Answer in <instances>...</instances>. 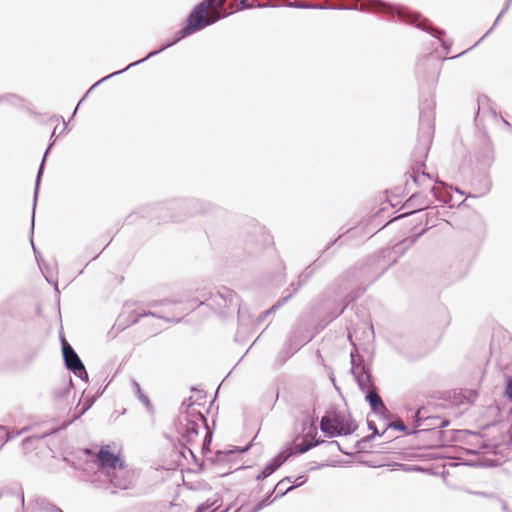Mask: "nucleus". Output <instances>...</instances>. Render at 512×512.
<instances>
[{
    "label": "nucleus",
    "instance_id": "54",
    "mask_svg": "<svg viewBox=\"0 0 512 512\" xmlns=\"http://www.w3.org/2000/svg\"><path fill=\"white\" fill-rule=\"evenodd\" d=\"M501 120L503 121L504 125H506L507 127H510V123L506 119L501 117Z\"/></svg>",
    "mask_w": 512,
    "mask_h": 512
},
{
    "label": "nucleus",
    "instance_id": "6",
    "mask_svg": "<svg viewBox=\"0 0 512 512\" xmlns=\"http://www.w3.org/2000/svg\"><path fill=\"white\" fill-rule=\"evenodd\" d=\"M182 304L181 301H171L168 299L161 300L159 302L155 301L150 304L151 307H156L157 305L165 306L166 310L164 312H158V311H144V312H137L132 313L130 315V324H136L140 321L143 317H156L159 319H163L167 322H180L182 317L180 316L183 314L186 309L179 308V305Z\"/></svg>",
    "mask_w": 512,
    "mask_h": 512
},
{
    "label": "nucleus",
    "instance_id": "19",
    "mask_svg": "<svg viewBox=\"0 0 512 512\" xmlns=\"http://www.w3.org/2000/svg\"><path fill=\"white\" fill-rule=\"evenodd\" d=\"M301 346V344L294 343L292 339H289L286 343L285 349L280 352L279 357H281L280 362L284 363L288 358H290Z\"/></svg>",
    "mask_w": 512,
    "mask_h": 512
},
{
    "label": "nucleus",
    "instance_id": "23",
    "mask_svg": "<svg viewBox=\"0 0 512 512\" xmlns=\"http://www.w3.org/2000/svg\"><path fill=\"white\" fill-rule=\"evenodd\" d=\"M132 385L134 387L135 393L137 395L138 400L143 403L145 406H150L149 398L143 393L139 383L135 380L132 381Z\"/></svg>",
    "mask_w": 512,
    "mask_h": 512
},
{
    "label": "nucleus",
    "instance_id": "55",
    "mask_svg": "<svg viewBox=\"0 0 512 512\" xmlns=\"http://www.w3.org/2000/svg\"><path fill=\"white\" fill-rule=\"evenodd\" d=\"M30 440H31V437H26L25 439H23V441H22L23 445L27 444Z\"/></svg>",
    "mask_w": 512,
    "mask_h": 512
},
{
    "label": "nucleus",
    "instance_id": "44",
    "mask_svg": "<svg viewBox=\"0 0 512 512\" xmlns=\"http://www.w3.org/2000/svg\"><path fill=\"white\" fill-rule=\"evenodd\" d=\"M377 435H374L373 433H371L370 435H367L365 437H363L359 442H358V445H360L361 443H365V442H369L371 440H373Z\"/></svg>",
    "mask_w": 512,
    "mask_h": 512
},
{
    "label": "nucleus",
    "instance_id": "52",
    "mask_svg": "<svg viewBox=\"0 0 512 512\" xmlns=\"http://www.w3.org/2000/svg\"><path fill=\"white\" fill-rule=\"evenodd\" d=\"M386 268H382L381 271L377 272L374 276V278H377L379 277L384 271H385Z\"/></svg>",
    "mask_w": 512,
    "mask_h": 512
},
{
    "label": "nucleus",
    "instance_id": "41",
    "mask_svg": "<svg viewBox=\"0 0 512 512\" xmlns=\"http://www.w3.org/2000/svg\"><path fill=\"white\" fill-rule=\"evenodd\" d=\"M105 77H103L102 79H100L99 81H97L89 90L87 93H85V96H83L81 98V101H84L86 99V96H88V93L94 89L95 87H97L99 84H101L102 82L106 81L108 78L104 79Z\"/></svg>",
    "mask_w": 512,
    "mask_h": 512
},
{
    "label": "nucleus",
    "instance_id": "5",
    "mask_svg": "<svg viewBox=\"0 0 512 512\" xmlns=\"http://www.w3.org/2000/svg\"><path fill=\"white\" fill-rule=\"evenodd\" d=\"M434 101L425 100L420 106V129L418 135V147L421 156L426 157L434 133Z\"/></svg>",
    "mask_w": 512,
    "mask_h": 512
},
{
    "label": "nucleus",
    "instance_id": "50",
    "mask_svg": "<svg viewBox=\"0 0 512 512\" xmlns=\"http://www.w3.org/2000/svg\"><path fill=\"white\" fill-rule=\"evenodd\" d=\"M274 489L268 493V495L263 499V500H267V502H270V504L272 503V501L270 500V497L272 496V494L274 493Z\"/></svg>",
    "mask_w": 512,
    "mask_h": 512
},
{
    "label": "nucleus",
    "instance_id": "61",
    "mask_svg": "<svg viewBox=\"0 0 512 512\" xmlns=\"http://www.w3.org/2000/svg\"><path fill=\"white\" fill-rule=\"evenodd\" d=\"M21 503H22V505H24V496L23 495L21 496Z\"/></svg>",
    "mask_w": 512,
    "mask_h": 512
},
{
    "label": "nucleus",
    "instance_id": "51",
    "mask_svg": "<svg viewBox=\"0 0 512 512\" xmlns=\"http://www.w3.org/2000/svg\"><path fill=\"white\" fill-rule=\"evenodd\" d=\"M431 192L433 193V195H434L437 199H439V196H438V194H437V192H436V188H435V187H432V188H431Z\"/></svg>",
    "mask_w": 512,
    "mask_h": 512
},
{
    "label": "nucleus",
    "instance_id": "62",
    "mask_svg": "<svg viewBox=\"0 0 512 512\" xmlns=\"http://www.w3.org/2000/svg\"><path fill=\"white\" fill-rule=\"evenodd\" d=\"M464 52L462 53H458L457 57L461 56ZM453 58H456V56H454Z\"/></svg>",
    "mask_w": 512,
    "mask_h": 512
},
{
    "label": "nucleus",
    "instance_id": "25",
    "mask_svg": "<svg viewBox=\"0 0 512 512\" xmlns=\"http://www.w3.org/2000/svg\"><path fill=\"white\" fill-rule=\"evenodd\" d=\"M28 427H24L22 429H19V430H15V431H12V432H8L6 431V435H5V439L4 441L1 443V446L0 447H3L4 444H6L8 441L20 436L21 434H23L24 432L28 431Z\"/></svg>",
    "mask_w": 512,
    "mask_h": 512
},
{
    "label": "nucleus",
    "instance_id": "40",
    "mask_svg": "<svg viewBox=\"0 0 512 512\" xmlns=\"http://www.w3.org/2000/svg\"><path fill=\"white\" fill-rule=\"evenodd\" d=\"M105 77H103L102 79H100L99 81H97L89 90L87 93H85V96H83L81 98V101H84L86 99V96H88V93L94 89L95 87H97L99 84H101L102 82L106 81L108 78L104 79Z\"/></svg>",
    "mask_w": 512,
    "mask_h": 512
},
{
    "label": "nucleus",
    "instance_id": "18",
    "mask_svg": "<svg viewBox=\"0 0 512 512\" xmlns=\"http://www.w3.org/2000/svg\"><path fill=\"white\" fill-rule=\"evenodd\" d=\"M296 481L297 480H295V478L292 476H287V477L283 478L282 480H280L274 487V491H277V494L275 495L274 499L283 497L285 494H287L288 492H290L291 490H293L295 488L294 485H292V486L286 487L285 490H282V486L285 484V482L294 483Z\"/></svg>",
    "mask_w": 512,
    "mask_h": 512
},
{
    "label": "nucleus",
    "instance_id": "24",
    "mask_svg": "<svg viewBox=\"0 0 512 512\" xmlns=\"http://www.w3.org/2000/svg\"><path fill=\"white\" fill-rule=\"evenodd\" d=\"M292 296V294H289L287 295L286 297H283L282 299L278 300L276 304H274L270 309L264 311L260 317H259V321H262L264 320L269 314H271L272 312L276 311L279 307L282 306L283 303H285L290 297Z\"/></svg>",
    "mask_w": 512,
    "mask_h": 512
},
{
    "label": "nucleus",
    "instance_id": "28",
    "mask_svg": "<svg viewBox=\"0 0 512 512\" xmlns=\"http://www.w3.org/2000/svg\"><path fill=\"white\" fill-rule=\"evenodd\" d=\"M410 177L413 179L414 183L417 185H420L425 179H431V176L429 173L421 172V174H418L417 171H413V173L410 174Z\"/></svg>",
    "mask_w": 512,
    "mask_h": 512
},
{
    "label": "nucleus",
    "instance_id": "42",
    "mask_svg": "<svg viewBox=\"0 0 512 512\" xmlns=\"http://www.w3.org/2000/svg\"><path fill=\"white\" fill-rule=\"evenodd\" d=\"M105 77H103L102 79H100L99 81H97L89 90L87 93H85V96H83L81 98V101H84L86 99V96H88V93L94 89L95 87H97L99 84H101L102 82L106 81L108 78L104 79Z\"/></svg>",
    "mask_w": 512,
    "mask_h": 512
},
{
    "label": "nucleus",
    "instance_id": "21",
    "mask_svg": "<svg viewBox=\"0 0 512 512\" xmlns=\"http://www.w3.org/2000/svg\"><path fill=\"white\" fill-rule=\"evenodd\" d=\"M315 269L316 268L313 267V265H310L298 276V284L293 289V293H295L302 285H304L305 283L308 282V280L310 279V277L314 273Z\"/></svg>",
    "mask_w": 512,
    "mask_h": 512
},
{
    "label": "nucleus",
    "instance_id": "9",
    "mask_svg": "<svg viewBox=\"0 0 512 512\" xmlns=\"http://www.w3.org/2000/svg\"><path fill=\"white\" fill-rule=\"evenodd\" d=\"M350 362L352 366L351 373L354 375L360 390L366 393L368 389L375 387L372 381L370 370L365 365L355 364L354 352L350 353Z\"/></svg>",
    "mask_w": 512,
    "mask_h": 512
},
{
    "label": "nucleus",
    "instance_id": "17",
    "mask_svg": "<svg viewBox=\"0 0 512 512\" xmlns=\"http://www.w3.org/2000/svg\"><path fill=\"white\" fill-rule=\"evenodd\" d=\"M294 454V449L292 447H287L283 451H280L270 462L278 469L282 466L292 455Z\"/></svg>",
    "mask_w": 512,
    "mask_h": 512
},
{
    "label": "nucleus",
    "instance_id": "22",
    "mask_svg": "<svg viewBox=\"0 0 512 512\" xmlns=\"http://www.w3.org/2000/svg\"><path fill=\"white\" fill-rule=\"evenodd\" d=\"M86 411L83 410V407H81V401L78 403V405L75 407L74 413L72 417L67 421L64 422L61 426V429H65L68 427L72 422L79 419L82 415H84Z\"/></svg>",
    "mask_w": 512,
    "mask_h": 512
},
{
    "label": "nucleus",
    "instance_id": "26",
    "mask_svg": "<svg viewBox=\"0 0 512 512\" xmlns=\"http://www.w3.org/2000/svg\"><path fill=\"white\" fill-rule=\"evenodd\" d=\"M389 428L401 431L405 434H410V432H408V430H407V426L401 420L392 421V422L388 423L385 430H387Z\"/></svg>",
    "mask_w": 512,
    "mask_h": 512
},
{
    "label": "nucleus",
    "instance_id": "45",
    "mask_svg": "<svg viewBox=\"0 0 512 512\" xmlns=\"http://www.w3.org/2000/svg\"><path fill=\"white\" fill-rule=\"evenodd\" d=\"M439 423L436 424L438 428H444L449 425V420L447 419H436Z\"/></svg>",
    "mask_w": 512,
    "mask_h": 512
},
{
    "label": "nucleus",
    "instance_id": "12",
    "mask_svg": "<svg viewBox=\"0 0 512 512\" xmlns=\"http://www.w3.org/2000/svg\"><path fill=\"white\" fill-rule=\"evenodd\" d=\"M365 400L369 403L371 410L375 414L383 416L384 414L388 413V409L385 406L382 398L378 394L376 387H373L372 389H368L366 391Z\"/></svg>",
    "mask_w": 512,
    "mask_h": 512
},
{
    "label": "nucleus",
    "instance_id": "4",
    "mask_svg": "<svg viewBox=\"0 0 512 512\" xmlns=\"http://www.w3.org/2000/svg\"><path fill=\"white\" fill-rule=\"evenodd\" d=\"M200 297L202 300L199 301V306L206 305L219 313H223L225 309L231 306H238L237 294L232 289L225 286L209 291L203 290L201 291Z\"/></svg>",
    "mask_w": 512,
    "mask_h": 512
},
{
    "label": "nucleus",
    "instance_id": "3",
    "mask_svg": "<svg viewBox=\"0 0 512 512\" xmlns=\"http://www.w3.org/2000/svg\"><path fill=\"white\" fill-rule=\"evenodd\" d=\"M192 404L191 402L186 404L185 401L182 403L177 424V431L187 445L193 444L197 438L200 424L208 428L207 419L200 411H189Z\"/></svg>",
    "mask_w": 512,
    "mask_h": 512
},
{
    "label": "nucleus",
    "instance_id": "46",
    "mask_svg": "<svg viewBox=\"0 0 512 512\" xmlns=\"http://www.w3.org/2000/svg\"><path fill=\"white\" fill-rule=\"evenodd\" d=\"M498 501L501 503L502 505V510L505 511V512H512L509 508H508V505L506 503V501L502 500V499H498Z\"/></svg>",
    "mask_w": 512,
    "mask_h": 512
},
{
    "label": "nucleus",
    "instance_id": "56",
    "mask_svg": "<svg viewBox=\"0 0 512 512\" xmlns=\"http://www.w3.org/2000/svg\"><path fill=\"white\" fill-rule=\"evenodd\" d=\"M353 346H355V344H353ZM352 352H354L355 357H356L357 356V349H356V347H354V350ZM358 357H359V359H362V356L358 355Z\"/></svg>",
    "mask_w": 512,
    "mask_h": 512
},
{
    "label": "nucleus",
    "instance_id": "29",
    "mask_svg": "<svg viewBox=\"0 0 512 512\" xmlns=\"http://www.w3.org/2000/svg\"><path fill=\"white\" fill-rule=\"evenodd\" d=\"M512 3V0H506V4H505V7L501 10V12L499 13V15L497 16L495 22L493 23L492 27L486 32V34L482 37V39L484 37H486L494 28L495 26L498 24L499 20L502 18V16L507 12V10L509 9L510 5Z\"/></svg>",
    "mask_w": 512,
    "mask_h": 512
},
{
    "label": "nucleus",
    "instance_id": "49",
    "mask_svg": "<svg viewBox=\"0 0 512 512\" xmlns=\"http://www.w3.org/2000/svg\"><path fill=\"white\" fill-rule=\"evenodd\" d=\"M344 237V235L339 236L338 239L328 244L325 250L329 249L334 243H336L338 240H341Z\"/></svg>",
    "mask_w": 512,
    "mask_h": 512
},
{
    "label": "nucleus",
    "instance_id": "8",
    "mask_svg": "<svg viewBox=\"0 0 512 512\" xmlns=\"http://www.w3.org/2000/svg\"><path fill=\"white\" fill-rule=\"evenodd\" d=\"M62 354L66 368L80 379L87 381L88 373L73 347L62 337Z\"/></svg>",
    "mask_w": 512,
    "mask_h": 512
},
{
    "label": "nucleus",
    "instance_id": "60",
    "mask_svg": "<svg viewBox=\"0 0 512 512\" xmlns=\"http://www.w3.org/2000/svg\"><path fill=\"white\" fill-rule=\"evenodd\" d=\"M54 285H55V290H56L57 292H59V290H58V283H57V282H55V283H54Z\"/></svg>",
    "mask_w": 512,
    "mask_h": 512
},
{
    "label": "nucleus",
    "instance_id": "1",
    "mask_svg": "<svg viewBox=\"0 0 512 512\" xmlns=\"http://www.w3.org/2000/svg\"><path fill=\"white\" fill-rule=\"evenodd\" d=\"M220 2H221V0H203V1H201L189 13V15L186 19V24L179 31H177L175 33L174 38L171 41L162 45V47L159 50L151 51L150 53H148L146 55V57H144L138 61H135L133 63H130L128 66H126L125 68H123L119 71L113 72V73L105 76L104 79L112 78L116 75H119V74L129 70L132 67H135L141 63H144L148 59L156 56L157 54L161 53L162 51L166 50L167 48L175 45L180 40L216 23L218 20H220L221 18L224 17V15L221 14V12H219L214 7L215 5H220L221 4Z\"/></svg>",
    "mask_w": 512,
    "mask_h": 512
},
{
    "label": "nucleus",
    "instance_id": "10",
    "mask_svg": "<svg viewBox=\"0 0 512 512\" xmlns=\"http://www.w3.org/2000/svg\"><path fill=\"white\" fill-rule=\"evenodd\" d=\"M99 467L101 468H110V469H120V472L123 474H127L123 471L124 462L121 458L110 451L109 446H103L98 452L97 455Z\"/></svg>",
    "mask_w": 512,
    "mask_h": 512
},
{
    "label": "nucleus",
    "instance_id": "7",
    "mask_svg": "<svg viewBox=\"0 0 512 512\" xmlns=\"http://www.w3.org/2000/svg\"><path fill=\"white\" fill-rule=\"evenodd\" d=\"M356 428L353 422L346 421L344 414L336 411L326 413L320 421V430L330 438L351 435Z\"/></svg>",
    "mask_w": 512,
    "mask_h": 512
},
{
    "label": "nucleus",
    "instance_id": "20",
    "mask_svg": "<svg viewBox=\"0 0 512 512\" xmlns=\"http://www.w3.org/2000/svg\"><path fill=\"white\" fill-rule=\"evenodd\" d=\"M131 482H132V478L130 475H124L121 477L118 475H114L111 478V484L115 488L122 489V490L128 489L131 485Z\"/></svg>",
    "mask_w": 512,
    "mask_h": 512
},
{
    "label": "nucleus",
    "instance_id": "16",
    "mask_svg": "<svg viewBox=\"0 0 512 512\" xmlns=\"http://www.w3.org/2000/svg\"><path fill=\"white\" fill-rule=\"evenodd\" d=\"M251 446H252V442H250L249 444H247L243 448L234 447L231 450H226V451L219 450L216 453V461L217 462L227 461L230 455H232L234 453H245V452H247L251 448Z\"/></svg>",
    "mask_w": 512,
    "mask_h": 512
},
{
    "label": "nucleus",
    "instance_id": "2",
    "mask_svg": "<svg viewBox=\"0 0 512 512\" xmlns=\"http://www.w3.org/2000/svg\"><path fill=\"white\" fill-rule=\"evenodd\" d=\"M211 209V204L199 199H183L173 200L165 204H157L153 207L141 209L142 216L151 217L152 212H160V219L166 221L168 219L178 222L184 216H191L199 213H205Z\"/></svg>",
    "mask_w": 512,
    "mask_h": 512
},
{
    "label": "nucleus",
    "instance_id": "63",
    "mask_svg": "<svg viewBox=\"0 0 512 512\" xmlns=\"http://www.w3.org/2000/svg\"><path fill=\"white\" fill-rule=\"evenodd\" d=\"M491 113L493 114L494 117H496V112L491 111Z\"/></svg>",
    "mask_w": 512,
    "mask_h": 512
},
{
    "label": "nucleus",
    "instance_id": "47",
    "mask_svg": "<svg viewBox=\"0 0 512 512\" xmlns=\"http://www.w3.org/2000/svg\"><path fill=\"white\" fill-rule=\"evenodd\" d=\"M6 435V428L0 425V441L3 442Z\"/></svg>",
    "mask_w": 512,
    "mask_h": 512
},
{
    "label": "nucleus",
    "instance_id": "59",
    "mask_svg": "<svg viewBox=\"0 0 512 512\" xmlns=\"http://www.w3.org/2000/svg\"><path fill=\"white\" fill-rule=\"evenodd\" d=\"M478 103H479V106H480V105H481V100H479V102H478ZM480 109H481V108L479 107V109H478V111H477V116L480 114Z\"/></svg>",
    "mask_w": 512,
    "mask_h": 512
},
{
    "label": "nucleus",
    "instance_id": "58",
    "mask_svg": "<svg viewBox=\"0 0 512 512\" xmlns=\"http://www.w3.org/2000/svg\"><path fill=\"white\" fill-rule=\"evenodd\" d=\"M31 245H32V247H33L34 252H36V248H35V246H34V242H33V239H32V238H31Z\"/></svg>",
    "mask_w": 512,
    "mask_h": 512
},
{
    "label": "nucleus",
    "instance_id": "37",
    "mask_svg": "<svg viewBox=\"0 0 512 512\" xmlns=\"http://www.w3.org/2000/svg\"><path fill=\"white\" fill-rule=\"evenodd\" d=\"M468 493L470 494H474V495H479V496H483V497H487V498H496V495L493 494V493H486V492H473V491H470V490H466Z\"/></svg>",
    "mask_w": 512,
    "mask_h": 512
},
{
    "label": "nucleus",
    "instance_id": "14",
    "mask_svg": "<svg viewBox=\"0 0 512 512\" xmlns=\"http://www.w3.org/2000/svg\"><path fill=\"white\" fill-rule=\"evenodd\" d=\"M52 146V143L48 146V148L46 149L45 151V154H44V157L42 159V162L39 166V169H38V173H37V177H36V181H35V191H34V205H33V214H32V229L34 228V212H35V206H36V202H37V196H38V190H39V185H40V180H41V176L43 174V170H44V164H45V160H46V156L50 150Z\"/></svg>",
    "mask_w": 512,
    "mask_h": 512
},
{
    "label": "nucleus",
    "instance_id": "31",
    "mask_svg": "<svg viewBox=\"0 0 512 512\" xmlns=\"http://www.w3.org/2000/svg\"><path fill=\"white\" fill-rule=\"evenodd\" d=\"M215 505V502H211L210 500H207L200 505L197 506L195 512H206L209 509H211Z\"/></svg>",
    "mask_w": 512,
    "mask_h": 512
},
{
    "label": "nucleus",
    "instance_id": "11",
    "mask_svg": "<svg viewBox=\"0 0 512 512\" xmlns=\"http://www.w3.org/2000/svg\"><path fill=\"white\" fill-rule=\"evenodd\" d=\"M321 444H326L329 447H335L338 450H340L342 453L349 455L348 452L342 450L338 441H336V440H332V441L319 440L316 437L314 439L304 437V439L301 443L295 445L294 453L297 452L299 454H303V453L308 452L310 449H312L316 446H319Z\"/></svg>",
    "mask_w": 512,
    "mask_h": 512
},
{
    "label": "nucleus",
    "instance_id": "15",
    "mask_svg": "<svg viewBox=\"0 0 512 512\" xmlns=\"http://www.w3.org/2000/svg\"><path fill=\"white\" fill-rule=\"evenodd\" d=\"M409 207H415V211H421L429 207V203L426 198L418 193H414L406 202Z\"/></svg>",
    "mask_w": 512,
    "mask_h": 512
},
{
    "label": "nucleus",
    "instance_id": "30",
    "mask_svg": "<svg viewBox=\"0 0 512 512\" xmlns=\"http://www.w3.org/2000/svg\"><path fill=\"white\" fill-rule=\"evenodd\" d=\"M95 401H96L95 396L86 397L83 401H81V407H83V410L87 412L93 406Z\"/></svg>",
    "mask_w": 512,
    "mask_h": 512
},
{
    "label": "nucleus",
    "instance_id": "43",
    "mask_svg": "<svg viewBox=\"0 0 512 512\" xmlns=\"http://www.w3.org/2000/svg\"><path fill=\"white\" fill-rule=\"evenodd\" d=\"M105 77H103L102 79H100L99 81H97L89 90L87 93H85V96H83L81 98V101H84L86 99V96H88V93L94 89L95 87H97L99 84H101L102 82L106 81L108 78L104 79Z\"/></svg>",
    "mask_w": 512,
    "mask_h": 512
},
{
    "label": "nucleus",
    "instance_id": "33",
    "mask_svg": "<svg viewBox=\"0 0 512 512\" xmlns=\"http://www.w3.org/2000/svg\"><path fill=\"white\" fill-rule=\"evenodd\" d=\"M367 426H368V429L372 431V433L374 435H384L386 430H384L382 433L379 432V430L377 429V426H376V423L373 421V420H367Z\"/></svg>",
    "mask_w": 512,
    "mask_h": 512
},
{
    "label": "nucleus",
    "instance_id": "48",
    "mask_svg": "<svg viewBox=\"0 0 512 512\" xmlns=\"http://www.w3.org/2000/svg\"><path fill=\"white\" fill-rule=\"evenodd\" d=\"M267 477H268V476L266 475V473H265V472H263V470H262L260 473H258V474L256 475L255 479H256L257 481H259V480L266 479Z\"/></svg>",
    "mask_w": 512,
    "mask_h": 512
},
{
    "label": "nucleus",
    "instance_id": "34",
    "mask_svg": "<svg viewBox=\"0 0 512 512\" xmlns=\"http://www.w3.org/2000/svg\"><path fill=\"white\" fill-rule=\"evenodd\" d=\"M211 438H212V432H210L209 430L207 431L206 433V436L203 440V445H202V449L205 450V449H208L210 443H211Z\"/></svg>",
    "mask_w": 512,
    "mask_h": 512
},
{
    "label": "nucleus",
    "instance_id": "38",
    "mask_svg": "<svg viewBox=\"0 0 512 512\" xmlns=\"http://www.w3.org/2000/svg\"><path fill=\"white\" fill-rule=\"evenodd\" d=\"M43 509H45L48 512H63L60 508L51 503H47L46 506L43 507Z\"/></svg>",
    "mask_w": 512,
    "mask_h": 512
},
{
    "label": "nucleus",
    "instance_id": "32",
    "mask_svg": "<svg viewBox=\"0 0 512 512\" xmlns=\"http://www.w3.org/2000/svg\"><path fill=\"white\" fill-rule=\"evenodd\" d=\"M311 4L312 3L295 1V2L289 3L288 6L300 8V9H311L312 8Z\"/></svg>",
    "mask_w": 512,
    "mask_h": 512
},
{
    "label": "nucleus",
    "instance_id": "53",
    "mask_svg": "<svg viewBox=\"0 0 512 512\" xmlns=\"http://www.w3.org/2000/svg\"><path fill=\"white\" fill-rule=\"evenodd\" d=\"M501 120L503 121L504 125H506L507 127H510V123L506 119L501 117Z\"/></svg>",
    "mask_w": 512,
    "mask_h": 512
},
{
    "label": "nucleus",
    "instance_id": "27",
    "mask_svg": "<svg viewBox=\"0 0 512 512\" xmlns=\"http://www.w3.org/2000/svg\"><path fill=\"white\" fill-rule=\"evenodd\" d=\"M72 388V380L70 379L68 384H65L62 388L55 390V397L65 398L71 391Z\"/></svg>",
    "mask_w": 512,
    "mask_h": 512
},
{
    "label": "nucleus",
    "instance_id": "36",
    "mask_svg": "<svg viewBox=\"0 0 512 512\" xmlns=\"http://www.w3.org/2000/svg\"><path fill=\"white\" fill-rule=\"evenodd\" d=\"M506 395L509 399H512V377L508 378V380H507Z\"/></svg>",
    "mask_w": 512,
    "mask_h": 512
},
{
    "label": "nucleus",
    "instance_id": "35",
    "mask_svg": "<svg viewBox=\"0 0 512 512\" xmlns=\"http://www.w3.org/2000/svg\"><path fill=\"white\" fill-rule=\"evenodd\" d=\"M277 468L271 463H267L266 466L263 469V472L266 473V475L269 477L271 474H273Z\"/></svg>",
    "mask_w": 512,
    "mask_h": 512
},
{
    "label": "nucleus",
    "instance_id": "39",
    "mask_svg": "<svg viewBox=\"0 0 512 512\" xmlns=\"http://www.w3.org/2000/svg\"><path fill=\"white\" fill-rule=\"evenodd\" d=\"M295 480L299 481L298 483H296L294 485V487L297 488V487H300L301 485H303L307 481V477L304 475H300V476L295 477Z\"/></svg>",
    "mask_w": 512,
    "mask_h": 512
},
{
    "label": "nucleus",
    "instance_id": "57",
    "mask_svg": "<svg viewBox=\"0 0 512 512\" xmlns=\"http://www.w3.org/2000/svg\"><path fill=\"white\" fill-rule=\"evenodd\" d=\"M346 234L347 237H352L354 233L351 230H348Z\"/></svg>",
    "mask_w": 512,
    "mask_h": 512
},
{
    "label": "nucleus",
    "instance_id": "13",
    "mask_svg": "<svg viewBox=\"0 0 512 512\" xmlns=\"http://www.w3.org/2000/svg\"><path fill=\"white\" fill-rule=\"evenodd\" d=\"M317 417L313 412L304 411L302 419V431L305 432V438L314 439L317 435L316 421Z\"/></svg>",
    "mask_w": 512,
    "mask_h": 512
}]
</instances>
